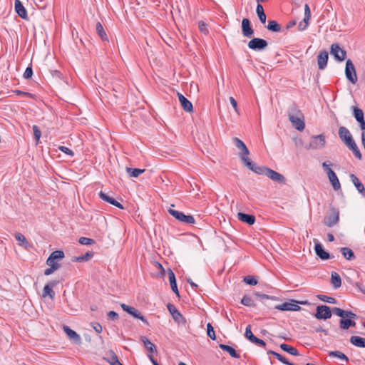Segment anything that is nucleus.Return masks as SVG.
I'll use <instances>...</instances> for the list:
<instances>
[{
	"mask_svg": "<svg viewBox=\"0 0 365 365\" xmlns=\"http://www.w3.org/2000/svg\"><path fill=\"white\" fill-rule=\"evenodd\" d=\"M288 118L292 126L299 131L305 128L304 116L296 104H292L288 109Z\"/></svg>",
	"mask_w": 365,
	"mask_h": 365,
	"instance_id": "nucleus-1",
	"label": "nucleus"
},
{
	"mask_svg": "<svg viewBox=\"0 0 365 365\" xmlns=\"http://www.w3.org/2000/svg\"><path fill=\"white\" fill-rule=\"evenodd\" d=\"M339 220V211L338 209L332 207L329 209V212L325 216L323 223L329 227H331L336 225Z\"/></svg>",
	"mask_w": 365,
	"mask_h": 365,
	"instance_id": "nucleus-2",
	"label": "nucleus"
},
{
	"mask_svg": "<svg viewBox=\"0 0 365 365\" xmlns=\"http://www.w3.org/2000/svg\"><path fill=\"white\" fill-rule=\"evenodd\" d=\"M168 212L176 220L185 224L192 225L195 222V220L192 215H186L183 212L172 208H169Z\"/></svg>",
	"mask_w": 365,
	"mask_h": 365,
	"instance_id": "nucleus-3",
	"label": "nucleus"
},
{
	"mask_svg": "<svg viewBox=\"0 0 365 365\" xmlns=\"http://www.w3.org/2000/svg\"><path fill=\"white\" fill-rule=\"evenodd\" d=\"M325 143V136L323 134L313 135L311 138L309 145L306 146V148L312 150L321 149L324 147Z\"/></svg>",
	"mask_w": 365,
	"mask_h": 365,
	"instance_id": "nucleus-4",
	"label": "nucleus"
},
{
	"mask_svg": "<svg viewBox=\"0 0 365 365\" xmlns=\"http://www.w3.org/2000/svg\"><path fill=\"white\" fill-rule=\"evenodd\" d=\"M345 76H346V78L352 84H355L357 82V76H356L355 67H354L352 61L350 59H348L346 62Z\"/></svg>",
	"mask_w": 365,
	"mask_h": 365,
	"instance_id": "nucleus-5",
	"label": "nucleus"
},
{
	"mask_svg": "<svg viewBox=\"0 0 365 365\" xmlns=\"http://www.w3.org/2000/svg\"><path fill=\"white\" fill-rule=\"evenodd\" d=\"M234 142L235 146L240 150V152L239 153V156L243 163H245L247 160H250V158H248V155L250 154V151L248 148H247L246 145L239 138H235Z\"/></svg>",
	"mask_w": 365,
	"mask_h": 365,
	"instance_id": "nucleus-6",
	"label": "nucleus"
},
{
	"mask_svg": "<svg viewBox=\"0 0 365 365\" xmlns=\"http://www.w3.org/2000/svg\"><path fill=\"white\" fill-rule=\"evenodd\" d=\"M332 309L327 305H319L317 307L314 317L317 319H328L331 317Z\"/></svg>",
	"mask_w": 365,
	"mask_h": 365,
	"instance_id": "nucleus-7",
	"label": "nucleus"
},
{
	"mask_svg": "<svg viewBox=\"0 0 365 365\" xmlns=\"http://www.w3.org/2000/svg\"><path fill=\"white\" fill-rule=\"evenodd\" d=\"M167 308H168L169 312L171 314L172 317L175 322H177L179 324L185 325V324H186L185 318L177 309V308L175 307V305H173V304L168 303L167 304Z\"/></svg>",
	"mask_w": 365,
	"mask_h": 365,
	"instance_id": "nucleus-8",
	"label": "nucleus"
},
{
	"mask_svg": "<svg viewBox=\"0 0 365 365\" xmlns=\"http://www.w3.org/2000/svg\"><path fill=\"white\" fill-rule=\"evenodd\" d=\"M120 307L123 311L126 312L133 317L140 319L144 324L148 325V322L146 318L143 315H142L141 313L137 309L123 303L120 304Z\"/></svg>",
	"mask_w": 365,
	"mask_h": 365,
	"instance_id": "nucleus-9",
	"label": "nucleus"
},
{
	"mask_svg": "<svg viewBox=\"0 0 365 365\" xmlns=\"http://www.w3.org/2000/svg\"><path fill=\"white\" fill-rule=\"evenodd\" d=\"M268 45L266 40L260 38H253L248 42L249 48L254 51L264 50Z\"/></svg>",
	"mask_w": 365,
	"mask_h": 365,
	"instance_id": "nucleus-10",
	"label": "nucleus"
},
{
	"mask_svg": "<svg viewBox=\"0 0 365 365\" xmlns=\"http://www.w3.org/2000/svg\"><path fill=\"white\" fill-rule=\"evenodd\" d=\"M274 308L281 311H299L301 309V307L298 305V302L294 299L284 302L282 304L275 305Z\"/></svg>",
	"mask_w": 365,
	"mask_h": 365,
	"instance_id": "nucleus-11",
	"label": "nucleus"
},
{
	"mask_svg": "<svg viewBox=\"0 0 365 365\" xmlns=\"http://www.w3.org/2000/svg\"><path fill=\"white\" fill-rule=\"evenodd\" d=\"M330 53L338 61L341 62L346 59V51L342 49L337 43H333L331 46Z\"/></svg>",
	"mask_w": 365,
	"mask_h": 365,
	"instance_id": "nucleus-12",
	"label": "nucleus"
},
{
	"mask_svg": "<svg viewBox=\"0 0 365 365\" xmlns=\"http://www.w3.org/2000/svg\"><path fill=\"white\" fill-rule=\"evenodd\" d=\"M245 166H247L250 170L253 171L254 173L258 175H263L266 176L267 170L269 169L267 167L258 166L255 163H254L251 159L247 160V161L244 163Z\"/></svg>",
	"mask_w": 365,
	"mask_h": 365,
	"instance_id": "nucleus-13",
	"label": "nucleus"
},
{
	"mask_svg": "<svg viewBox=\"0 0 365 365\" xmlns=\"http://www.w3.org/2000/svg\"><path fill=\"white\" fill-rule=\"evenodd\" d=\"M98 196L103 201L110 203L121 210L124 209L123 205L118 202L115 199H114L113 196H111L109 193H106L103 191H101L98 193Z\"/></svg>",
	"mask_w": 365,
	"mask_h": 365,
	"instance_id": "nucleus-14",
	"label": "nucleus"
},
{
	"mask_svg": "<svg viewBox=\"0 0 365 365\" xmlns=\"http://www.w3.org/2000/svg\"><path fill=\"white\" fill-rule=\"evenodd\" d=\"M338 133L340 139L346 145L354 140L351 134L346 127L341 126L339 128Z\"/></svg>",
	"mask_w": 365,
	"mask_h": 365,
	"instance_id": "nucleus-15",
	"label": "nucleus"
},
{
	"mask_svg": "<svg viewBox=\"0 0 365 365\" xmlns=\"http://www.w3.org/2000/svg\"><path fill=\"white\" fill-rule=\"evenodd\" d=\"M266 176L270 178L272 180L280 184H284L286 182V179L284 175L270 168L267 170Z\"/></svg>",
	"mask_w": 365,
	"mask_h": 365,
	"instance_id": "nucleus-16",
	"label": "nucleus"
},
{
	"mask_svg": "<svg viewBox=\"0 0 365 365\" xmlns=\"http://www.w3.org/2000/svg\"><path fill=\"white\" fill-rule=\"evenodd\" d=\"M64 332L67 334L70 340L76 344H80L81 338L75 331L72 330L69 327L64 325L63 327Z\"/></svg>",
	"mask_w": 365,
	"mask_h": 365,
	"instance_id": "nucleus-17",
	"label": "nucleus"
},
{
	"mask_svg": "<svg viewBox=\"0 0 365 365\" xmlns=\"http://www.w3.org/2000/svg\"><path fill=\"white\" fill-rule=\"evenodd\" d=\"M242 31L245 37H251L254 34V30L251 26L250 21L248 19H243L242 21Z\"/></svg>",
	"mask_w": 365,
	"mask_h": 365,
	"instance_id": "nucleus-18",
	"label": "nucleus"
},
{
	"mask_svg": "<svg viewBox=\"0 0 365 365\" xmlns=\"http://www.w3.org/2000/svg\"><path fill=\"white\" fill-rule=\"evenodd\" d=\"M332 312L334 314L341 318L348 317L350 319L357 318V315L352 312L345 311L339 307L332 308Z\"/></svg>",
	"mask_w": 365,
	"mask_h": 365,
	"instance_id": "nucleus-19",
	"label": "nucleus"
},
{
	"mask_svg": "<svg viewBox=\"0 0 365 365\" xmlns=\"http://www.w3.org/2000/svg\"><path fill=\"white\" fill-rule=\"evenodd\" d=\"M178 96L182 108L186 112H192L193 106L192 103L187 100L182 94L178 93Z\"/></svg>",
	"mask_w": 365,
	"mask_h": 365,
	"instance_id": "nucleus-20",
	"label": "nucleus"
},
{
	"mask_svg": "<svg viewBox=\"0 0 365 365\" xmlns=\"http://www.w3.org/2000/svg\"><path fill=\"white\" fill-rule=\"evenodd\" d=\"M15 11L17 14L23 19H27L28 15L27 11L23 4L20 0H15L14 2Z\"/></svg>",
	"mask_w": 365,
	"mask_h": 365,
	"instance_id": "nucleus-21",
	"label": "nucleus"
},
{
	"mask_svg": "<svg viewBox=\"0 0 365 365\" xmlns=\"http://www.w3.org/2000/svg\"><path fill=\"white\" fill-rule=\"evenodd\" d=\"M314 250L316 255L322 260H327L331 257L330 255L324 250L322 245L319 242L315 244Z\"/></svg>",
	"mask_w": 365,
	"mask_h": 365,
	"instance_id": "nucleus-22",
	"label": "nucleus"
},
{
	"mask_svg": "<svg viewBox=\"0 0 365 365\" xmlns=\"http://www.w3.org/2000/svg\"><path fill=\"white\" fill-rule=\"evenodd\" d=\"M329 54L326 51H321L317 56V63L319 68L320 70H323L326 68L327 65Z\"/></svg>",
	"mask_w": 365,
	"mask_h": 365,
	"instance_id": "nucleus-23",
	"label": "nucleus"
},
{
	"mask_svg": "<svg viewBox=\"0 0 365 365\" xmlns=\"http://www.w3.org/2000/svg\"><path fill=\"white\" fill-rule=\"evenodd\" d=\"M350 179L358 192L361 193L364 197H365V187L364 185L360 182L359 178L354 174H351Z\"/></svg>",
	"mask_w": 365,
	"mask_h": 365,
	"instance_id": "nucleus-24",
	"label": "nucleus"
},
{
	"mask_svg": "<svg viewBox=\"0 0 365 365\" xmlns=\"http://www.w3.org/2000/svg\"><path fill=\"white\" fill-rule=\"evenodd\" d=\"M327 176L334 190H339L341 188V185L336 173L333 170H329Z\"/></svg>",
	"mask_w": 365,
	"mask_h": 365,
	"instance_id": "nucleus-25",
	"label": "nucleus"
},
{
	"mask_svg": "<svg viewBox=\"0 0 365 365\" xmlns=\"http://www.w3.org/2000/svg\"><path fill=\"white\" fill-rule=\"evenodd\" d=\"M238 219L250 225H253L255 222V217L252 215H249L243 212H239L237 214Z\"/></svg>",
	"mask_w": 365,
	"mask_h": 365,
	"instance_id": "nucleus-26",
	"label": "nucleus"
},
{
	"mask_svg": "<svg viewBox=\"0 0 365 365\" xmlns=\"http://www.w3.org/2000/svg\"><path fill=\"white\" fill-rule=\"evenodd\" d=\"M168 278L170 281V284L172 290L178 295L179 296V292L177 286L176 279L175 274L173 272L169 269H168Z\"/></svg>",
	"mask_w": 365,
	"mask_h": 365,
	"instance_id": "nucleus-27",
	"label": "nucleus"
},
{
	"mask_svg": "<svg viewBox=\"0 0 365 365\" xmlns=\"http://www.w3.org/2000/svg\"><path fill=\"white\" fill-rule=\"evenodd\" d=\"M56 282H52L50 284H46L43 288V297H46V296H49L51 299H53L55 296V292L52 289V287L56 285Z\"/></svg>",
	"mask_w": 365,
	"mask_h": 365,
	"instance_id": "nucleus-28",
	"label": "nucleus"
},
{
	"mask_svg": "<svg viewBox=\"0 0 365 365\" xmlns=\"http://www.w3.org/2000/svg\"><path fill=\"white\" fill-rule=\"evenodd\" d=\"M219 347L222 350L229 353V354L232 357H233V358L239 359L240 357V355L236 351V350L234 348H232V346H228V345H226V344H220L219 345Z\"/></svg>",
	"mask_w": 365,
	"mask_h": 365,
	"instance_id": "nucleus-29",
	"label": "nucleus"
},
{
	"mask_svg": "<svg viewBox=\"0 0 365 365\" xmlns=\"http://www.w3.org/2000/svg\"><path fill=\"white\" fill-rule=\"evenodd\" d=\"M331 283L334 289H338L341 286V279L338 273L335 272H331Z\"/></svg>",
	"mask_w": 365,
	"mask_h": 365,
	"instance_id": "nucleus-30",
	"label": "nucleus"
},
{
	"mask_svg": "<svg viewBox=\"0 0 365 365\" xmlns=\"http://www.w3.org/2000/svg\"><path fill=\"white\" fill-rule=\"evenodd\" d=\"M141 341L143 343L146 349L150 353H156L157 349L155 345L153 344L146 336H142Z\"/></svg>",
	"mask_w": 365,
	"mask_h": 365,
	"instance_id": "nucleus-31",
	"label": "nucleus"
},
{
	"mask_svg": "<svg viewBox=\"0 0 365 365\" xmlns=\"http://www.w3.org/2000/svg\"><path fill=\"white\" fill-rule=\"evenodd\" d=\"M350 343L354 346L359 348H364V338L359 336H351L350 337Z\"/></svg>",
	"mask_w": 365,
	"mask_h": 365,
	"instance_id": "nucleus-32",
	"label": "nucleus"
},
{
	"mask_svg": "<svg viewBox=\"0 0 365 365\" xmlns=\"http://www.w3.org/2000/svg\"><path fill=\"white\" fill-rule=\"evenodd\" d=\"M340 252L343 255V257L347 260H353L356 258V256L354 252L349 247H341L340 249Z\"/></svg>",
	"mask_w": 365,
	"mask_h": 365,
	"instance_id": "nucleus-33",
	"label": "nucleus"
},
{
	"mask_svg": "<svg viewBox=\"0 0 365 365\" xmlns=\"http://www.w3.org/2000/svg\"><path fill=\"white\" fill-rule=\"evenodd\" d=\"M340 328L342 329H348L351 327H355L356 322L350 319L342 318L339 322Z\"/></svg>",
	"mask_w": 365,
	"mask_h": 365,
	"instance_id": "nucleus-34",
	"label": "nucleus"
},
{
	"mask_svg": "<svg viewBox=\"0 0 365 365\" xmlns=\"http://www.w3.org/2000/svg\"><path fill=\"white\" fill-rule=\"evenodd\" d=\"M346 146L353 152L354 155L356 158L359 160L361 159V153L354 140H352L350 143L346 145Z\"/></svg>",
	"mask_w": 365,
	"mask_h": 365,
	"instance_id": "nucleus-35",
	"label": "nucleus"
},
{
	"mask_svg": "<svg viewBox=\"0 0 365 365\" xmlns=\"http://www.w3.org/2000/svg\"><path fill=\"white\" fill-rule=\"evenodd\" d=\"M256 12L257 14V16L259 17V21L262 24H265L266 22V14L264 13L263 6L261 4L257 3V6L256 8Z\"/></svg>",
	"mask_w": 365,
	"mask_h": 365,
	"instance_id": "nucleus-36",
	"label": "nucleus"
},
{
	"mask_svg": "<svg viewBox=\"0 0 365 365\" xmlns=\"http://www.w3.org/2000/svg\"><path fill=\"white\" fill-rule=\"evenodd\" d=\"M280 348L283 351L289 353L291 355H293V356H298V355H299V352H298V351H297V349L296 348H294L293 346H289V345H288L287 344H280Z\"/></svg>",
	"mask_w": 365,
	"mask_h": 365,
	"instance_id": "nucleus-37",
	"label": "nucleus"
},
{
	"mask_svg": "<svg viewBox=\"0 0 365 365\" xmlns=\"http://www.w3.org/2000/svg\"><path fill=\"white\" fill-rule=\"evenodd\" d=\"M96 32H97L98 35L100 36V38L103 41H107L108 40L107 34H106V31H105L102 24L100 22H97L96 23Z\"/></svg>",
	"mask_w": 365,
	"mask_h": 365,
	"instance_id": "nucleus-38",
	"label": "nucleus"
},
{
	"mask_svg": "<svg viewBox=\"0 0 365 365\" xmlns=\"http://www.w3.org/2000/svg\"><path fill=\"white\" fill-rule=\"evenodd\" d=\"M267 29L272 32H279L281 31V26L276 21L269 20Z\"/></svg>",
	"mask_w": 365,
	"mask_h": 365,
	"instance_id": "nucleus-39",
	"label": "nucleus"
},
{
	"mask_svg": "<svg viewBox=\"0 0 365 365\" xmlns=\"http://www.w3.org/2000/svg\"><path fill=\"white\" fill-rule=\"evenodd\" d=\"M126 172L130 177L138 178L140 174L145 172V169L126 168Z\"/></svg>",
	"mask_w": 365,
	"mask_h": 365,
	"instance_id": "nucleus-40",
	"label": "nucleus"
},
{
	"mask_svg": "<svg viewBox=\"0 0 365 365\" xmlns=\"http://www.w3.org/2000/svg\"><path fill=\"white\" fill-rule=\"evenodd\" d=\"M241 304L250 307H256V303L255 301L252 299V297L245 295L242 299H241Z\"/></svg>",
	"mask_w": 365,
	"mask_h": 365,
	"instance_id": "nucleus-41",
	"label": "nucleus"
},
{
	"mask_svg": "<svg viewBox=\"0 0 365 365\" xmlns=\"http://www.w3.org/2000/svg\"><path fill=\"white\" fill-rule=\"evenodd\" d=\"M329 355L330 356L337 357L341 360H344L346 361V363H348V361H349L348 357L344 353H342L339 351H329Z\"/></svg>",
	"mask_w": 365,
	"mask_h": 365,
	"instance_id": "nucleus-42",
	"label": "nucleus"
},
{
	"mask_svg": "<svg viewBox=\"0 0 365 365\" xmlns=\"http://www.w3.org/2000/svg\"><path fill=\"white\" fill-rule=\"evenodd\" d=\"M353 111H354V116L356 121L363 120L364 119V112L361 109L359 108L358 107H353Z\"/></svg>",
	"mask_w": 365,
	"mask_h": 365,
	"instance_id": "nucleus-43",
	"label": "nucleus"
},
{
	"mask_svg": "<svg viewBox=\"0 0 365 365\" xmlns=\"http://www.w3.org/2000/svg\"><path fill=\"white\" fill-rule=\"evenodd\" d=\"M93 252H87L84 255H82L79 257H76L75 260L77 262H86V261H88L89 259H91L93 257Z\"/></svg>",
	"mask_w": 365,
	"mask_h": 365,
	"instance_id": "nucleus-44",
	"label": "nucleus"
},
{
	"mask_svg": "<svg viewBox=\"0 0 365 365\" xmlns=\"http://www.w3.org/2000/svg\"><path fill=\"white\" fill-rule=\"evenodd\" d=\"M49 257H51V260L52 259H53L56 261L60 260L64 257V252L61 250H56L53 252Z\"/></svg>",
	"mask_w": 365,
	"mask_h": 365,
	"instance_id": "nucleus-45",
	"label": "nucleus"
},
{
	"mask_svg": "<svg viewBox=\"0 0 365 365\" xmlns=\"http://www.w3.org/2000/svg\"><path fill=\"white\" fill-rule=\"evenodd\" d=\"M110 359H108L109 363L111 365H123L118 360L117 355L113 352L110 351L109 354Z\"/></svg>",
	"mask_w": 365,
	"mask_h": 365,
	"instance_id": "nucleus-46",
	"label": "nucleus"
},
{
	"mask_svg": "<svg viewBox=\"0 0 365 365\" xmlns=\"http://www.w3.org/2000/svg\"><path fill=\"white\" fill-rule=\"evenodd\" d=\"M317 298L323 302H327L329 304H336V299L335 298L328 297L327 295L319 294V295H317Z\"/></svg>",
	"mask_w": 365,
	"mask_h": 365,
	"instance_id": "nucleus-47",
	"label": "nucleus"
},
{
	"mask_svg": "<svg viewBox=\"0 0 365 365\" xmlns=\"http://www.w3.org/2000/svg\"><path fill=\"white\" fill-rule=\"evenodd\" d=\"M243 282H245L247 284L255 286L257 284V279L251 275H248L244 277Z\"/></svg>",
	"mask_w": 365,
	"mask_h": 365,
	"instance_id": "nucleus-48",
	"label": "nucleus"
},
{
	"mask_svg": "<svg viewBox=\"0 0 365 365\" xmlns=\"http://www.w3.org/2000/svg\"><path fill=\"white\" fill-rule=\"evenodd\" d=\"M207 336L212 340H215L216 339V336H215V331H214V328H213V327L212 326V324L210 323H208L207 324Z\"/></svg>",
	"mask_w": 365,
	"mask_h": 365,
	"instance_id": "nucleus-49",
	"label": "nucleus"
},
{
	"mask_svg": "<svg viewBox=\"0 0 365 365\" xmlns=\"http://www.w3.org/2000/svg\"><path fill=\"white\" fill-rule=\"evenodd\" d=\"M32 129H33V132H34V138H35L36 141L38 143L41 136V131L39 129V128L36 125H34L32 126Z\"/></svg>",
	"mask_w": 365,
	"mask_h": 365,
	"instance_id": "nucleus-50",
	"label": "nucleus"
},
{
	"mask_svg": "<svg viewBox=\"0 0 365 365\" xmlns=\"http://www.w3.org/2000/svg\"><path fill=\"white\" fill-rule=\"evenodd\" d=\"M78 242L81 245H91L94 243V240L93 239H91V238H88V237H81L79 238Z\"/></svg>",
	"mask_w": 365,
	"mask_h": 365,
	"instance_id": "nucleus-51",
	"label": "nucleus"
},
{
	"mask_svg": "<svg viewBox=\"0 0 365 365\" xmlns=\"http://www.w3.org/2000/svg\"><path fill=\"white\" fill-rule=\"evenodd\" d=\"M275 357L282 363L286 365H298L292 362H289L284 356L277 353L275 354Z\"/></svg>",
	"mask_w": 365,
	"mask_h": 365,
	"instance_id": "nucleus-52",
	"label": "nucleus"
},
{
	"mask_svg": "<svg viewBox=\"0 0 365 365\" xmlns=\"http://www.w3.org/2000/svg\"><path fill=\"white\" fill-rule=\"evenodd\" d=\"M198 27L200 32L204 34H207L208 33L207 24L204 21H200L198 24Z\"/></svg>",
	"mask_w": 365,
	"mask_h": 365,
	"instance_id": "nucleus-53",
	"label": "nucleus"
},
{
	"mask_svg": "<svg viewBox=\"0 0 365 365\" xmlns=\"http://www.w3.org/2000/svg\"><path fill=\"white\" fill-rule=\"evenodd\" d=\"M32 75H33V69H32L31 66H29L26 68L23 76L25 79H29V78H31Z\"/></svg>",
	"mask_w": 365,
	"mask_h": 365,
	"instance_id": "nucleus-54",
	"label": "nucleus"
},
{
	"mask_svg": "<svg viewBox=\"0 0 365 365\" xmlns=\"http://www.w3.org/2000/svg\"><path fill=\"white\" fill-rule=\"evenodd\" d=\"M255 296H257L258 298H259L261 300H264V299H274V300H276L277 298L275 297H270L267 294H259L258 292H256L255 294Z\"/></svg>",
	"mask_w": 365,
	"mask_h": 365,
	"instance_id": "nucleus-55",
	"label": "nucleus"
},
{
	"mask_svg": "<svg viewBox=\"0 0 365 365\" xmlns=\"http://www.w3.org/2000/svg\"><path fill=\"white\" fill-rule=\"evenodd\" d=\"M58 149L61 152H63V153H65V154H66L68 155H70V156H73L74 155V153L71 149H69L68 148H67L66 146H59Z\"/></svg>",
	"mask_w": 365,
	"mask_h": 365,
	"instance_id": "nucleus-56",
	"label": "nucleus"
},
{
	"mask_svg": "<svg viewBox=\"0 0 365 365\" xmlns=\"http://www.w3.org/2000/svg\"><path fill=\"white\" fill-rule=\"evenodd\" d=\"M254 336L255 335L252 334V330H251V326L250 325L247 326L246 329H245V336L248 340H250V339H252Z\"/></svg>",
	"mask_w": 365,
	"mask_h": 365,
	"instance_id": "nucleus-57",
	"label": "nucleus"
},
{
	"mask_svg": "<svg viewBox=\"0 0 365 365\" xmlns=\"http://www.w3.org/2000/svg\"><path fill=\"white\" fill-rule=\"evenodd\" d=\"M46 264L49 267H52V264L53 266H56L57 269L60 267L59 264L56 260H54L53 259L51 260V257H48V258L47 259Z\"/></svg>",
	"mask_w": 365,
	"mask_h": 365,
	"instance_id": "nucleus-58",
	"label": "nucleus"
},
{
	"mask_svg": "<svg viewBox=\"0 0 365 365\" xmlns=\"http://www.w3.org/2000/svg\"><path fill=\"white\" fill-rule=\"evenodd\" d=\"M108 317L109 319L115 321V320H117L118 319V314L117 312H115L114 311H110L108 313Z\"/></svg>",
	"mask_w": 365,
	"mask_h": 365,
	"instance_id": "nucleus-59",
	"label": "nucleus"
},
{
	"mask_svg": "<svg viewBox=\"0 0 365 365\" xmlns=\"http://www.w3.org/2000/svg\"><path fill=\"white\" fill-rule=\"evenodd\" d=\"M14 92L17 95H19V96H28V97H30V98H33L34 97V95L32 93H29V92L21 91H19V90H16V91H14Z\"/></svg>",
	"mask_w": 365,
	"mask_h": 365,
	"instance_id": "nucleus-60",
	"label": "nucleus"
},
{
	"mask_svg": "<svg viewBox=\"0 0 365 365\" xmlns=\"http://www.w3.org/2000/svg\"><path fill=\"white\" fill-rule=\"evenodd\" d=\"M331 165H332V164L328 163L327 162H324L322 163V168H323L324 172L327 173V175H329V170H332L330 168Z\"/></svg>",
	"mask_w": 365,
	"mask_h": 365,
	"instance_id": "nucleus-61",
	"label": "nucleus"
},
{
	"mask_svg": "<svg viewBox=\"0 0 365 365\" xmlns=\"http://www.w3.org/2000/svg\"><path fill=\"white\" fill-rule=\"evenodd\" d=\"M15 238L16 239V240H18L19 242H27L26 237L21 233H19V232L16 233Z\"/></svg>",
	"mask_w": 365,
	"mask_h": 365,
	"instance_id": "nucleus-62",
	"label": "nucleus"
},
{
	"mask_svg": "<svg viewBox=\"0 0 365 365\" xmlns=\"http://www.w3.org/2000/svg\"><path fill=\"white\" fill-rule=\"evenodd\" d=\"M56 269V267L52 264V267H50L49 268L45 269L44 274L46 276L50 275Z\"/></svg>",
	"mask_w": 365,
	"mask_h": 365,
	"instance_id": "nucleus-63",
	"label": "nucleus"
},
{
	"mask_svg": "<svg viewBox=\"0 0 365 365\" xmlns=\"http://www.w3.org/2000/svg\"><path fill=\"white\" fill-rule=\"evenodd\" d=\"M93 328L98 334L101 333L102 331H103L102 326L100 324H98V323H94L93 324Z\"/></svg>",
	"mask_w": 365,
	"mask_h": 365,
	"instance_id": "nucleus-64",
	"label": "nucleus"
}]
</instances>
